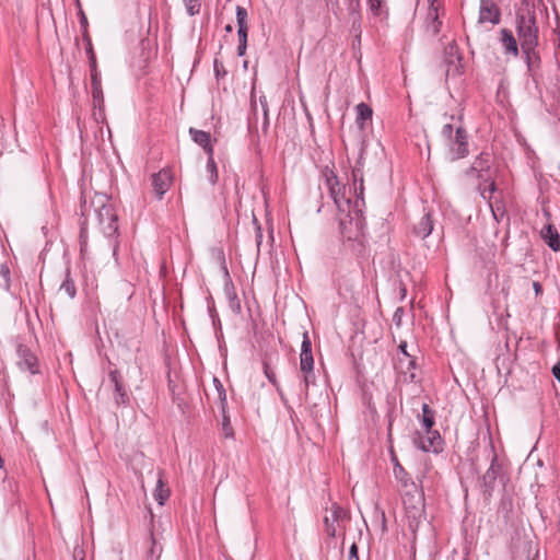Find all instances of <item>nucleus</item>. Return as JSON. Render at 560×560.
<instances>
[{
  "instance_id": "obj_1",
  "label": "nucleus",
  "mask_w": 560,
  "mask_h": 560,
  "mask_svg": "<svg viewBox=\"0 0 560 560\" xmlns=\"http://www.w3.org/2000/svg\"><path fill=\"white\" fill-rule=\"evenodd\" d=\"M355 200L352 201L346 195V186L341 185L332 173L326 174V184L330 196L340 213L339 226L341 234L348 240H354L362 234L364 221L362 217L363 177L359 168L352 171Z\"/></svg>"
},
{
  "instance_id": "obj_2",
  "label": "nucleus",
  "mask_w": 560,
  "mask_h": 560,
  "mask_svg": "<svg viewBox=\"0 0 560 560\" xmlns=\"http://www.w3.org/2000/svg\"><path fill=\"white\" fill-rule=\"evenodd\" d=\"M517 35L522 49H534L538 46V26L535 12L530 9L521 10L516 15Z\"/></svg>"
},
{
  "instance_id": "obj_3",
  "label": "nucleus",
  "mask_w": 560,
  "mask_h": 560,
  "mask_svg": "<svg viewBox=\"0 0 560 560\" xmlns=\"http://www.w3.org/2000/svg\"><path fill=\"white\" fill-rule=\"evenodd\" d=\"M300 371L303 374V383L305 386V390L307 392L308 387L315 384L312 342L307 331L303 332V340L300 353Z\"/></svg>"
},
{
  "instance_id": "obj_4",
  "label": "nucleus",
  "mask_w": 560,
  "mask_h": 560,
  "mask_svg": "<svg viewBox=\"0 0 560 560\" xmlns=\"http://www.w3.org/2000/svg\"><path fill=\"white\" fill-rule=\"evenodd\" d=\"M428 8L427 13L423 18V27L427 34L436 36L442 26L440 21V9L442 8L439 0H424Z\"/></svg>"
},
{
  "instance_id": "obj_5",
  "label": "nucleus",
  "mask_w": 560,
  "mask_h": 560,
  "mask_svg": "<svg viewBox=\"0 0 560 560\" xmlns=\"http://www.w3.org/2000/svg\"><path fill=\"white\" fill-rule=\"evenodd\" d=\"M446 141L454 160L465 158L468 154V137L462 126L456 127L454 136Z\"/></svg>"
},
{
  "instance_id": "obj_6",
  "label": "nucleus",
  "mask_w": 560,
  "mask_h": 560,
  "mask_svg": "<svg viewBox=\"0 0 560 560\" xmlns=\"http://www.w3.org/2000/svg\"><path fill=\"white\" fill-rule=\"evenodd\" d=\"M416 445L424 452H439L441 448V435L438 431H425L424 435H419L415 440Z\"/></svg>"
},
{
  "instance_id": "obj_7",
  "label": "nucleus",
  "mask_w": 560,
  "mask_h": 560,
  "mask_svg": "<svg viewBox=\"0 0 560 560\" xmlns=\"http://www.w3.org/2000/svg\"><path fill=\"white\" fill-rule=\"evenodd\" d=\"M98 220L106 235L112 236L117 232V217L110 206H103L98 210Z\"/></svg>"
},
{
  "instance_id": "obj_8",
  "label": "nucleus",
  "mask_w": 560,
  "mask_h": 560,
  "mask_svg": "<svg viewBox=\"0 0 560 560\" xmlns=\"http://www.w3.org/2000/svg\"><path fill=\"white\" fill-rule=\"evenodd\" d=\"M479 22L498 24L500 22V10L491 0H481L479 9Z\"/></svg>"
},
{
  "instance_id": "obj_9",
  "label": "nucleus",
  "mask_w": 560,
  "mask_h": 560,
  "mask_svg": "<svg viewBox=\"0 0 560 560\" xmlns=\"http://www.w3.org/2000/svg\"><path fill=\"white\" fill-rule=\"evenodd\" d=\"M172 174L167 170H161L152 176V187L159 199H162L164 194L172 185Z\"/></svg>"
},
{
  "instance_id": "obj_10",
  "label": "nucleus",
  "mask_w": 560,
  "mask_h": 560,
  "mask_svg": "<svg viewBox=\"0 0 560 560\" xmlns=\"http://www.w3.org/2000/svg\"><path fill=\"white\" fill-rule=\"evenodd\" d=\"M18 365L22 371H28L32 374L37 372V359L27 348L20 346L18 349Z\"/></svg>"
},
{
  "instance_id": "obj_11",
  "label": "nucleus",
  "mask_w": 560,
  "mask_h": 560,
  "mask_svg": "<svg viewBox=\"0 0 560 560\" xmlns=\"http://www.w3.org/2000/svg\"><path fill=\"white\" fill-rule=\"evenodd\" d=\"M109 378L110 382L114 385V400L117 405H127L129 402V396L127 395L126 390L124 389L120 374L117 370H113L109 372Z\"/></svg>"
},
{
  "instance_id": "obj_12",
  "label": "nucleus",
  "mask_w": 560,
  "mask_h": 560,
  "mask_svg": "<svg viewBox=\"0 0 560 560\" xmlns=\"http://www.w3.org/2000/svg\"><path fill=\"white\" fill-rule=\"evenodd\" d=\"M189 133L191 135L192 140L197 144L202 147L205 151L208 153V155L213 154V148L211 145V136L209 132L190 128Z\"/></svg>"
},
{
  "instance_id": "obj_13",
  "label": "nucleus",
  "mask_w": 560,
  "mask_h": 560,
  "mask_svg": "<svg viewBox=\"0 0 560 560\" xmlns=\"http://www.w3.org/2000/svg\"><path fill=\"white\" fill-rule=\"evenodd\" d=\"M501 35V44L504 48L505 54H512L513 56H517L518 54V47L516 39L514 38L513 33L508 28H502L500 31Z\"/></svg>"
},
{
  "instance_id": "obj_14",
  "label": "nucleus",
  "mask_w": 560,
  "mask_h": 560,
  "mask_svg": "<svg viewBox=\"0 0 560 560\" xmlns=\"http://www.w3.org/2000/svg\"><path fill=\"white\" fill-rule=\"evenodd\" d=\"M433 231V220L429 212L424 213L420 221L415 225L413 232L420 238L428 237Z\"/></svg>"
},
{
  "instance_id": "obj_15",
  "label": "nucleus",
  "mask_w": 560,
  "mask_h": 560,
  "mask_svg": "<svg viewBox=\"0 0 560 560\" xmlns=\"http://www.w3.org/2000/svg\"><path fill=\"white\" fill-rule=\"evenodd\" d=\"M540 234L552 250L558 252L560 249V235L551 224L545 226Z\"/></svg>"
},
{
  "instance_id": "obj_16",
  "label": "nucleus",
  "mask_w": 560,
  "mask_h": 560,
  "mask_svg": "<svg viewBox=\"0 0 560 560\" xmlns=\"http://www.w3.org/2000/svg\"><path fill=\"white\" fill-rule=\"evenodd\" d=\"M499 472H500V465L498 464V458L494 455L492 457L490 467L488 468L486 474L482 476V482L487 489H491L493 487Z\"/></svg>"
},
{
  "instance_id": "obj_17",
  "label": "nucleus",
  "mask_w": 560,
  "mask_h": 560,
  "mask_svg": "<svg viewBox=\"0 0 560 560\" xmlns=\"http://www.w3.org/2000/svg\"><path fill=\"white\" fill-rule=\"evenodd\" d=\"M168 497H170V489L165 486V483L163 481L162 471H159L156 487L153 491V498L160 505H163L165 503V501L168 499Z\"/></svg>"
},
{
  "instance_id": "obj_18",
  "label": "nucleus",
  "mask_w": 560,
  "mask_h": 560,
  "mask_svg": "<svg viewBox=\"0 0 560 560\" xmlns=\"http://www.w3.org/2000/svg\"><path fill=\"white\" fill-rule=\"evenodd\" d=\"M345 514L343 510L340 506L334 505L330 511V516L325 517L326 532L329 536L336 535V528L334 523L337 522Z\"/></svg>"
},
{
  "instance_id": "obj_19",
  "label": "nucleus",
  "mask_w": 560,
  "mask_h": 560,
  "mask_svg": "<svg viewBox=\"0 0 560 560\" xmlns=\"http://www.w3.org/2000/svg\"><path fill=\"white\" fill-rule=\"evenodd\" d=\"M490 168V162L488 156H485L481 154L479 158L476 159V161L472 163L469 175L476 174L478 178H483V172L488 171Z\"/></svg>"
},
{
  "instance_id": "obj_20",
  "label": "nucleus",
  "mask_w": 560,
  "mask_h": 560,
  "mask_svg": "<svg viewBox=\"0 0 560 560\" xmlns=\"http://www.w3.org/2000/svg\"><path fill=\"white\" fill-rule=\"evenodd\" d=\"M92 79V96L95 107H101L104 102L103 91L101 86V79L98 73H93Z\"/></svg>"
},
{
  "instance_id": "obj_21",
  "label": "nucleus",
  "mask_w": 560,
  "mask_h": 560,
  "mask_svg": "<svg viewBox=\"0 0 560 560\" xmlns=\"http://www.w3.org/2000/svg\"><path fill=\"white\" fill-rule=\"evenodd\" d=\"M404 505L406 509L407 516L412 520H418L422 516L423 513V500L419 497L416 501V504L409 506L407 499L404 500Z\"/></svg>"
},
{
  "instance_id": "obj_22",
  "label": "nucleus",
  "mask_w": 560,
  "mask_h": 560,
  "mask_svg": "<svg viewBox=\"0 0 560 560\" xmlns=\"http://www.w3.org/2000/svg\"><path fill=\"white\" fill-rule=\"evenodd\" d=\"M357 110V124L363 127L366 120L372 118V108L365 103H360L355 107Z\"/></svg>"
},
{
  "instance_id": "obj_23",
  "label": "nucleus",
  "mask_w": 560,
  "mask_h": 560,
  "mask_svg": "<svg viewBox=\"0 0 560 560\" xmlns=\"http://www.w3.org/2000/svg\"><path fill=\"white\" fill-rule=\"evenodd\" d=\"M213 385H214L217 398L220 401V409L228 408L226 392L218 377H213Z\"/></svg>"
},
{
  "instance_id": "obj_24",
  "label": "nucleus",
  "mask_w": 560,
  "mask_h": 560,
  "mask_svg": "<svg viewBox=\"0 0 560 560\" xmlns=\"http://www.w3.org/2000/svg\"><path fill=\"white\" fill-rule=\"evenodd\" d=\"M526 56V61H527V66H528V69L532 70L534 67L538 66L539 65V61H540V58H539V55L536 50V48L534 49H522Z\"/></svg>"
},
{
  "instance_id": "obj_25",
  "label": "nucleus",
  "mask_w": 560,
  "mask_h": 560,
  "mask_svg": "<svg viewBox=\"0 0 560 560\" xmlns=\"http://www.w3.org/2000/svg\"><path fill=\"white\" fill-rule=\"evenodd\" d=\"M407 348V343L406 342H401L399 345V351L400 353L402 354V358H399L398 359V369H402V364H404V361H406L408 363L409 366H413L416 365V362L415 360L411 358V355L407 352L406 350Z\"/></svg>"
},
{
  "instance_id": "obj_26",
  "label": "nucleus",
  "mask_w": 560,
  "mask_h": 560,
  "mask_svg": "<svg viewBox=\"0 0 560 560\" xmlns=\"http://www.w3.org/2000/svg\"><path fill=\"white\" fill-rule=\"evenodd\" d=\"M422 424L425 431L432 430V425L434 423L433 416L431 413L430 407L427 404L422 406Z\"/></svg>"
},
{
  "instance_id": "obj_27",
  "label": "nucleus",
  "mask_w": 560,
  "mask_h": 560,
  "mask_svg": "<svg viewBox=\"0 0 560 560\" xmlns=\"http://www.w3.org/2000/svg\"><path fill=\"white\" fill-rule=\"evenodd\" d=\"M222 412V431L225 438L233 436V429L231 427L230 417L228 415V408L221 409Z\"/></svg>"
},
{
  "instance_id": "obj_28",
  "label": "nucleus",
  "mask_w": 560,
  "mask_h": 560,
  "mask_svg": "<svg viewBox=\"0 0 560 560\" xmlns=\"http://www.w3.org/2000/svg\"><path fill=\"white\" fill-rule=\"evenodd\" d=\"M238 46L237 55L244 56L247 48V30H237Z\"/></svg>"
},
{
  "instance_id": "obj_29",
  "label": "nucleus",
  "mask_w": 560,
  "mask_h": 560,
  "mask_svg": "<svg viewBox=\"0 0 560 560\" xmlns=\"http://www.w3.org/2000/svg\"><path fill=\"white\" fill-rule=\"evenodd\" d=\"M207 171L210 174L209 182L212 185H214L217 183V180H218V171H217V165H215V162H214V159H213V154L209 155V158H208Z\"/></svg>"
},
{
  "instance_id": "obj_30",
  "label": "nucleus",
  "mask_w": 560,
  "mask_h": 560,
  "mask_svg": "<svg viewBox=\"0 0 560 560\" xmlns=\"http://www.w3.org/2000/svg\"><path fill=\"white\" fill-rule=\"evenodd\" d=\"M246 20H247L246 9L238 5L236 8V21H237V26H238L237 30H247Z\"/></svg>"
},
{
  "instance_id": "obj_31",
  "label": "nucleus",
  "mask_w": 560,
  "mask_h": 560,
  "mask_svg": "<svg viewBox=\"0 0 560 560\" xmlns=\"http://www.w3.org/2000/svg\"><path fill=\"white\" fill-rule=\"evenodd\" d=\"M185 7H186V10H187V13L189 15H195L197 13H199L200 11V0H183Z\"/></svg>"
},
{
  "instance_id": "obj_32",
  "label": "nucleus",
  "mask_w": 560,
  "mask_h": 560,
  "mask_svg": "<svg viewBox=\"0 0 560 560\" xmlns=\"http://www.w3.org/2000/svg\"><path fill=\"white\" fill-rule=\"evenodd\" d=\"M457 59V62L455 63L454 61H450L448 66H447V70H446V75H458L462 73V63H460V57L457 56L456 57Z\"/></svg>"
},
{
  "instance_id": "obj_33",
  "label": "nucleus",
  "mask_w": 560,
  "mask_h": 560,
  "mask_svg": "<svg viewBox=\"0 0 560 560\" xmlns=\"http://www.w3.org/2000/svg\"><path fill=\"white\" fill-rule=\"evenodd\" d=\"M394 475H395L396 479L400 480L405 486H407V483H408V479L406 478L407 472L398 463H396V465L394 467Z\"/></svg>"
},
{
  "instance_id": "obj_34",
  "label": "nucleus",
  "mask_w": 560,
  "mask_h": 560,
  "mask_svg": "<svg viewBox=\"0 0 560 560\" xmlns=\"http://www.w3.org/2000/svg\"><path fill=\"white\" fill-rule=\"evenodd\" d=\"M479 188H480V194H481L482 198L490 200L492 197V194L495 191V184H494V182H491L488 184V186H486L483 188H481V186H480Z\"/></svg>"
},
{
  "instance_id": "obj_35",
  "label": "nucleus",
  "mask_w": 560,
  "mask_h": 560,
  "mask_svg": "<svg viewBox=\"0 0 560 560\" xmlns=\"http://www.w3.org/2000/svg\"><path fill=\"white\" fill-rule=\"evenodd\" d=\"M523 550L526 552V560H534V557L538 553V550L529 541L524 542Z\"/></svg>"
},
{
  "instance_id": "obj_36",
  "label": "nucleus",
  "mask_w": 560,
  "mask_h": 560,
  "mask_svg": "<svg viewBox=\"0 0 560 560\" xmlns=\"http://www.w3.org/2000/svg\"><path fill=\"white\" fill-rule=\"evenodd\" d=\"M489 206H490V209H491V212H492V215H493V219L497 221V222H500V220L504 217L505 214V211L503 208H501L500 206H493L491 202H489Z\"/></svg>"
},
{
  "instance_id": "obj_37",
  "label": "nucleus",
  "mask_w": 560,
  "mask_h": 560,
  "mask_svg": "<svg viewBox=\"0 0 560 560\" xmlns=\"http://www.w3.org/2000/svg\"><path fill=\"white\" fill-rule=\"evenodd\" d=\"M413 369H415V365L413 366H409L408 363L406 361H404L402 369H399V370L401 371V373L405 374L406 380H409L410 382H413L415 378H416V375L412 372Z\"/></svg>"
},
{
  "instance_id": "obj_38",
  "label": "nucleus",
  "mask_w": 560,
  "mask_h": 560,
  "mask_svg": "<svg viewBox=\"0 0 560 560\" xmlns=\"http://www.w3.org/2000/svg\"><path fill=\"white\" fill-rule=\"evenodd\" d=\"M61 290H63L70 298H74L75 295V287L74 283L70 280H66L61 287Z\"/></svg>"
},
{
  "instance_id": "obj_39",
  "label": "nucleus",
  "mask_w": 560,
  "mask_h": 560,
  "mask_svg": "<svg viewBox=\"0 0 560 560\" xmlns=\"http://www.w3.org/2000/svg\"><path fill=\"white\" fill-rule=\"evenodd\" d=\"M456 127H454L452 124H445L442 128V136L445 138V140H448L452 138L455 133Z\"/></svg>"
},
{
  "instance_id": "obj_40",
  "label": "nucleus",
  "mask_w": 560,
  "mask_h": 560,
  "mask_svg": "<svg viewBox=\"0 0 560 560\" xmlns=\"http://www.w3.org/2000/svg\"><path fill=\"white\" fill-rule=\"evenodd\" d=\"M259 103L262 107L265 125H268V103H267V98L265 95L259 97Z\"/></svg>"
},
{
  "instance_id": "obj_41",
  "label": "nucleus",
  "mask_w": 560,
  "mask_h": 560,
  "mask_svg": "<svg viewBox=\"0 0 560 560\" xmlns=\"http://www.w3.org/2000/svg\"><path fill=\"white\" fill-rule=\"evenodd\" d=\"M80 245H81V253L83 254L85 252V248L88 245V235H86V231L84 229H82L81 233H80Z\"/></svg>"
},
{
  "instance_id": "obj_42",
  "label": "nucleus",
  "mask_w": 560,
  "mask_h": 560,
  "mask_svg": "<svg viewBox=\"0 0 560 560\" xmlns=\"http://www.w3.org/2000/svg\"><path fill=\"white\" fill-rule=\"evenodd\" d=\"M383 0H369L371 11L378 14Z\"/></svg>"
},
{
  "instance_id": "obj_43",
  "label": "nucleus",
  "mask_w": 560,
  "mask_h": 560,
  "mask_svg": "<svg viewBox=\"0 0 560 560\" xmlns=\"http://www.w3.org/2000/svg\"><path fill=\"white\" fill-rule=\"evenodd\" d=\"M349 560H360L358 556V547L354 542L351 545L349 550Z\"/></svg>"
},
{
  "instance_id": "obj_44",
  "label": "nucleus",
  "mask_w": 560,
  "mask_h": 560,
  "mask_svg": "<svg viewBox=\"0 0 560 560\" xmlns=\"http://www.w3.org/2000/svg\"><path fill=\"white\" fill-rule=\"evenodd\" d=\"M229 299L231 301V306L232 308L236 310V311H240L241 310V306H240V303L238 301H236V295L233 293H229Z\"/></svg>"
},
{
  "instance_id": "obj_45",
  "label": "nucleus",
  "mask_w": 560,
  "mask_h": 560,
  "mask_svg": "<svg viewBox=\"0 0 560 560\" xmlns=\"http://www.w3.org/2000/svg\"><path fill=\"white\" fill-rule=\"evenodd\" d=\"M90 68H91V75H93V73H98L97 72V68H96V59H95V55L92 54V56H90Z\"/></svg>"
},
{
  "instance_id": "obj_46",
  "label": "nucleus",
  "mask_w": 560,
  "mask_h": 560,
  "mask_svg": "<svg viewBox=\"0 0 560 560\" xmlns=\"http://www.w3.org/2000/svg\"><path fill=\"white\" fill-rule=\"evenodd\" d=\"M79 15H80V24L85 30L88 26V19L81 9L79 10Z\"/></svg>"
},
{
  "instance_id": "obj_47",
  "label": "nucleus",
  "mask_w": 560,
  "mask_h": 560,
  "mask_svg": "<svg viewBox=\"0 0 560 560\" xmlns=\"http://www.w3.org/2000/svg\"><path fill=\"white\" fill-rule=\"evenodd\" d=\"M552 374H553L555 378H557L560 383V363H557L553 365Z\"/></svg>"
},
{
  "instance_id": "obj_48",
  "label": "nucleus",
  "mask_w": 560,
  "mask_h": 560,
  "mask_svg": "<svg viewBox=\"0 0 560 560\" xmlns=\"http://www.w3.org/2000/svg\"><path fill=\"white\" fill-rule=\"evenodd\" d=\"M533 288L535 290V293L538 295L542 292V288L539 282H533Z\"/></svg>"
},
{
  "instance_id": "obj_49",
  "label": "nucleus",
  "mask_w": 560,
  "mask_h": 560,
  "mask_svg": "<svg viewBox=\"0 0 560 560\" xmlns=\"http://www.w3.org/2000/svg\"><path fill=\"white\" fill-rule=\"evenodd\" d=\"M213 67H214V71H215L217 75H219L220 68H223L222 63H220L218 60H214Z\"/></svg>"
},
{
  "instance_id": "obj_50",
  "label": "nucleus",
  "mask_w": 560,
  "mask_h": 560,
  "mask_svg": "<svg viewBox=\"0 0 560 560\" xmlns=\"http://www.w3.org/2000/svg\"><path fill=\"white\" fill-rule=\"evenodd\" d=\"M261 238H262V235H261L260 229L258 228V234H257V246L258 247L260 246Z\"/></svg>"
},
{
  "instance_id": "obj_51",
  "label": "nucleus",
  "mask_w": 560,
  "mask_h": 560,
  "mask_svg": "<svg viewBox=\"0 0 560 560\" xmlns=\"http://www.w3.org/2000/svg\"><path fill=\"white\" fill-rule=\"evenodd\" d=\"M155 552H156V544H155V541L153 540V541H152V547H151V549H150V553H151V556H153Z\"/></svg>"
},
{
  "instance_id": "obj_52",
  "label": "nucleus",
  "mask_w": 560,
  "mask_h": 560,
  "mask_svg": "<svg viewBox=\"0 0 560 560\" xmlns=\"http://www.w3.org/2000/svg\"><path fill=\"white\" fill-rule=\"evenodd\" d=\"M86 52H88L89 57L92 56V54H94L90 42H89V47L86 49Z\"/></svg>"
},
{
  "instance_id": "obj_53",
  "label": "nucleus",
  "mask_w": 560,
  "mask_h": 560,
  "mask_svg": "<svg viewBox=\"0 0 560 560\" xmlns=\"http://www.w3.org/2000/svg\"><path fill=\"white\" fill-rule=\"evenodd\" d=\"M332 7H338L339 5V0H328Z\"/></svg>"
},
{
  "instance_id": "obj_54",
  "label": "nucleus",
  "mask_w": 560,
  "mask_h": 560,
  "mask_svg": "<svg viewBox=\"0 0 560 560\" xmlns=\"http://www.w3.org/2000/svg\"><path fill=\"white\" fill-rule=\"evenodd\" d=\"M232 30H233L232 25L228 24V25L225 26V32L231 33V32H232Z\"/></svg>"
},
{
  "instance_id": "obj_55",
  "label": "nucleus",
  "mask_w": 560,
  "mask_h": 560,
  "mask_svg": "<svg viewBox=\"0 0 560 560\" xmlns=\"http://www.w3.org/2000/svg\"><path fill=\"white\" fill-rule=\"evenodd\" d=\"M1 270H2V273H5V275L9 273V269L7 267H2Z\"/></svg>"
},
{
  "instance_id": "obj_56",
  "label": "nucleus",
  "mask_w": 560,
  "mask_h": 560,
  "mask_svg": "<svg viewBox=\"0 0 560 560\" xmlns=\"http://www.w3.org/2000/svg\"><path fill=\"white\" fill-rule=\"evenodd\" d=\"M267 377L273 383L272 375H270L268 372H266Z\"/></svg>"
},
{
  "instance_id": "obj_57",
  "label": "nucleus",
  "mask_w": 560,
  "mask_h": 560,
  "mask_svg": "<svg viewBox=\"0 0 560 560\" xmlns=\"http://www.w3.org/2000/svg\"><path fill=\"white\" fill-rule=\"evenodd\" d=\"M401 310L400 308H397L396 313H395V317L397 316V314L400 312Z\"/></svg>"
},
{
  "instance_id": "obj_58",
  "label": "nucleus",
  "mask_w": 560,
  "mask_h": 560,
  "mask_svg": "<svg viewBox=\"0 0 560 560\" xmlns=\"http://www.w3.org/2000/svg\"><path fill=\"white\" fill-rule=\"evenodd\" d=\"M559 171H560V166H559Z\"/></svg>"
}]
</instances>
